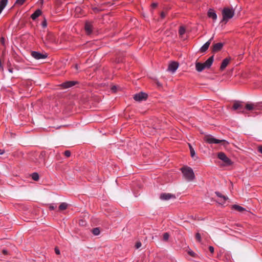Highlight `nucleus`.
Returning <instances> with one entry per match:
<instances>
[{
	"label": "nucleus",
	"instance_id": "1",
	"mask_svg": "<svg viewBox=\"0 0 262 262\" xmlns=\"http://www.w3.org/2000/svg\"><path fill=\"white\" fill-rule=\"evenodd\" d=\"M183 174L188 181H192L195 179V175L192 169L189 167H184L181 169Z\"/></svg>",
	"mask_w": 262,
	"mask_h": 262
},
{
	"label": "nucleus",
	"instance_id": "2",
	"mask_svg": "<svg viewBox=\"0 0 262 262\" xmlns=\"http://www.w3.org/2000/svg\"><path fill=\"white\" fill-rule=\"evenodd\" d=\"M234 15V10L233 8H224L222 10V21L227 22L232 18Z\"/></svg>",
	"mask_w": 262,
	"mask_h": 262
},
{
	"label": "nucleus",
	"instance_id": "3",
	"mask_svg": "<svg viewBox=\"0 0 262 262\" xmlns=\"http://www.w3.org/2000/svg\"><path fill=\"white\" fill-rule=\"evenodd\" d=\"M46 151H41L34 161L36 164L40 167L44 166L46 164Z\"/></svg>",
	"mask_w": 262,
	"mask_h": 262
},
{
	"label": "nucleus",
	"instance_id": "4",
	"mask_svg": "<svg viewBox=\"0 0 262 262\" xmlns=\"http://www.w3.org/2000/svg\"><path fill=\"white\" fill-rule=\"evenodd\" d=\"M217 157L219 159L224 162L226 166H230L232 164L231 160L226 156L225 153L220 152L218 153Z\"/></svg>",
	"mask_w": 262,
	"mask_h": 262
},
{
	"label": "nucleus",
	"instance_id": "5",
	"mask_svg": "<svg viewBox=\"0 0 262 262\" xmlns=\"http://www.w3.org/2000/svg\"><path fill=\"white\" fill-rule=\"evenodd\" d=\"M204 141L209 144H219L225 141L224 140H219L214 138L211 135H207L204 137Z\"/></svg>",
	"mask_w": 262,
	"mask_h": 262
},
{
	"label": "nucleus",
	"instance_id": "6",
	"mask_svg": "<svg viewBox=\"0 0 262 262\" xmlns=\"http://www.w3.org/2000/svg\"><path fill=\"white\" fill-rule=\"evenodd\" d=\"M31 55L34 58L37 60L45 59L48 57L47 54H42L37 51H32Z\"/></svg>",
	"mask_w": 262,
	"mask_h": 262
},
{
	"label": "nucleus",
	"instance_id": "7",
	"mask_svg": "<svg viewBox=\"0 0 262 262\" xmlns=\"http://www.w3.org/2000/svg\"><path fill=\"white\" fill-rule=\"evenodd\" d=\"M148 95L146 93L143 92H140L136 94L134 96V99L137 101H141L145 100L147 98Z\"/></svg>",
	"mask_w": 262,
	"mask_h": 262
},
{
	"label": "nucleus",
	"instance_id": "8",
	"mask_svg": "<svg viewBox=\"0 0 262 262\" xmlns=\"http://www.w3.org/2000/svg\"><path fill=\"white\" fill-rule=\"evenodd\" d=\"M160 198L162 200L166 201V200H169L171 199H175L176 196L174 194H172L171 193H163L161 194V195L160 196Z\"/></svg>",
	"mask_w": 262,
	"mask_h": 262
},
{
	"label": "nucleus",
	"instance_id": "9",
	"mask_svg": "<svg viewBox=\"0 0 262 262\" xmlns=\"http://www.w3.org/2000/svg\"><path fill=\"white\" fill-rule=\"evenodd\" d=\"M179 67V64L177 62H171L168 66V71L174 73L177 70Z\"/></svg>",
	"mask_w": 262,
	"mask_h": 262
},
{
	"label": "nucleus",
	"instance_id": "10",
	"mask_svg": "<svg viewBox=\"0 0 262 262\" xmlns=\"http://www.w3.org/2000/svg\"><path fill=\"white\" fill-rule=\"evenodd\" d=\"M77 83V82L75 81H68L62 83L61 84V86L64 89H68L74 86Z\"/></svg>",
	"mask_w": 262,
	"mask_h": 262
},
{
	"label": "nucleus",
	"instance_id": "11",
	"mask_svg": "<svg viewBox=\"0 0 262 262\" xmlns=\"http://www.w3.org/2000/svg\"><path fill=\"white\" fill-rule=\"evenodd\" d=\"M93 26L89 21L85 22L84 29L87 34L89 35L93 32Z\"/></svg>",
	"mask_w": 262,
	"mask_h": 262
},
{
	"label": "nucleus",
	"instance_id": "12",
	"mask_svg": "<svg viewBox=\"0 0 262 262\" xmlns=\"http://www.w3.org/2000/svg\"><path fill=\"white\" fill-rule=\"evenodd\" d=\"M223 45H224V44L222 42H218V43L214 44L213 45L212 52H219L222 49Z\"/></svg>",
	"mask_w": 262,
	"mask_h": 262
},
{
	"label": "nucleus",
	"instance_id": "13",
	"mask_svg": "<svg viewBox=\"0 0 262 262\" xmlns=\"http://www.w3.org/2000/svg\"><path fill=\"white\" fill-rule=\"evenodd\" d=\"M215 193L220 199L219 200L220 202L219 203L221 204L225 203L226 201L228 199V197L222 195V193L219 191L215 192Z\"/></svg>",
	"mask_w": 262,
	"mask_h": 262
},
{
	"label": "nucleus",
	"instance_id": "14",
	"mask_svg": "<svg viewBox=\"0 0 262 262\" xmlns=\"http://www.w3.org/2000/svg\"><path fill=\"white\" fill-rule=\"evenodd\" d=\"M213 39V37L212 38H211L208 41H207L201 48H200V52H205V51H206L210 43H211V40Z\"/></svg>",
	"mask_w": 262,
	"mask_h": 262
},
{
	"label": "nucleus",
	"instance_id": "15",
	"mask_svg": "<svg viewBox=\"0 0 262 262\" xmlns=\"http://www.w3.org/2000/svg\"><path fill=\"white\" fill-rule=\"evenodd\" d=\"M159 129H160L159 126L154 125L152 128H150L148 127L147 128L145 129V132H147L149 131V135H154L156 132V130Z\"/></svg>",
	"mask_w": 262,
	"mask_h": 262
},
{
	"label": "nucleus",
	"instance_id": "16",
	"mask_svg": "<svg viewBox=\"0 0 262 262\" xmlns=\"http://www.w3.org/2000/svg\"><path fill=\"white\" fill-rule=\"evenodd\" d=\"M208 16L215 20L217 19V15L214 10L210 9L208 11Z\"/></svg>",
	"mask_w": 262,
	"mask_h": 262
},
{
	"label": "nucleus",
	"instance_id": "17",
	"mask_svg": "<svg viewBox=\"0 0 262 262\" xmlns=\"http://www.w3.org/2000/svg\"><path fill=\"white\" fill-rule=\"evenodd\" d=\"M213 61V56L210 57L205 62H204V66L206 68H209Z\"/></svg>",
	"mask_w": 262,
	"mask_h": 262
},
{
	"label": "nucleus",
	"instance_id": "18",
	"mask_svg": "<svg viewBox=\"0 0 262 262\" xmlns=\"http://www.w3.org/2000/svg\"><path fill=\"white\" fill-rule=\"evenodd\" d=\"M230 59H228L227 58L224 59L220 67V70L223 71L228 66V64L229 63Z\"/></svg>",
	"mask_w": 262,
	"mask_h": 262
},
{
	"label": "nucleus",
	"instance_id": "19",
	"mask_svg": "<svg viewBox=\"0 0 262 262\" xmlns=\"http://www.w3.org/2000/svg\"><path fill=\"white\" fill-rule=\"evenodd\" d=\"M195 68L196 70L198 72H202L203 70L206 69L205 67L204 66V63H201V62H196L195 63Z\"/></svg>",
	"mask_w": 262,
	"mask_h": 262
},
{
	"label": "nucleus",
	"instance_id": "20",
	"mask_svg": "<svg viewBox=\"0 0 262 262\" xmlns=\"http://www.w3.org/2000/svg\"><path fill=\"white\" fill-rule=\"evenodd\" d=\"M41 14V11L40 9L36 10L31 16L33 20L36 19Z\"/></svg>",
	"mask_w": 262,
	"mask_h": 262
},
{
	"label": "nucleus",
	"instance_id": "21",
	"mask_svg": "<svg viewBox=\"0 0 262 262\" xmlns=\"http://www.w3.org/2000/svg\"><path fill=\"white\" fill-rule=\"evenodd\" d=\"M243 108V106L241 102L236 101L234 103L233 105V109L234 110H236L238 109H242Z\"/></svg>",
	"mask_w": 262,
	"mask_h": 262
},
{
	"label": "nucleus",
	"instance_id": "22",
	"mask_svg": "<svg viewBox=\"0 0 262 262\" xmlns=\"http://www.w3.org/2000/svg\"><path fill=\"white\" fill-rule=\"evenodd\" d=\"M8 0H1L0 1V14L6 6Z\"/></svg>",
	"mask_w": 262,
	"mask_h": 262
},
{
	"label": "nucleus",
	"instance_id": "23",
	"mask_svg": "<svg viewBox=\"0 0 262 262\" xmlns=\"http://www.w3.org/2000/svg\"><path fill=\"white\" fill-rule=\"evenodd\" d=\"M232 209L237 210L241 212H242L246 210L244 208H243V207H242L239 205H232Z\"/></svg>",
	"mask_w": 262,
	"mask_h": 262
},
{
	"label": "nucleus",
	"instance_id": "24",
	"mask_svg": "<svg viewBox=\"0 0 262 262\" xmlns=\"http://www.w3.org/2000/svg\"><path fill=\"white\" fill-rule=\"evenodd\" d=\"M188 145L190 149L191 157L195 160V157L197 159L198 157L195 156V150L190 144L189 143Z\"/></svg>",
	"mask_w": 262,
	"mask_h": 262
},
{
	"label": "nucleus",
	"instance_id": "25",
	"mask_svg": "<svg viewBox=\"0 0 262 262\" xmlns=\"http://www.w3.org/2000/svg\"><path fill=\"white\" fill-rule=\"evenodd\" d=\"M68 207V204L66 203H62L59 206L60 210H64Z\"/></svg>",
	"mask_w": 262,
	"mask_h": 262
},
{
	"label": "nucleus",
	"instance_id": "26",
	"mask_svg": "<svg viewBox=\"0 0 262 262\" xmlns=\"http://www.w3.org/2000/svg\"><path fill=\"white\" fill-rule=\"evenodd\" d=\"M254 106L253 104L247 103L245 106V108L249 111H251L254 109Z\"/></svg>",
	"mask_w": 262,
	"mask_h": 262
},
{
	"label": "nucleus",
	"instance_id": "27",
	"mask_svg": "<svg viewBox=\"0 0 262 262\" xmlns=\"http://www.w3.org/2000/svg\"><path fill=\"white\" fill-rule=\"evenodd\" d=\"M32 179L34 181H38L39 180V175L37 172H34L31 175Z\"/></svg>",
	"mask_w": 262,
	"mask_h": 262
},
{
	"label": "nucleus",
	"instance_id": "28",
	"mask_svg": "<svg viewBox=\"0 0 262 262\" xmlns=\"http://www.w3.org/2000/svg\"><path fill=\"white\" fill-rule=\"evenodd\" d=\"M100 230L98 228H95L92 229V233L95 235H98L100 234Z\"/></svg>",
	"mask_w": 262,
	"mask_h": 262
},
{
	"label": "nucleus",
	"instance_id": "29",
	"mask_svg": "<svg viewBox=\"0 0 262 262\" xmlns=\"http://www.w3.org/2000/svg\"><path fill=\"white\" fill-rule=\"evenodd\" d=\"M185 32V29L183 27H180L179 30V33L180 35H182Z\"/></svg>",
	"mask_w": 262,
	"mask_h": 262
},
{
	"label": "nucleus",
	"instance_id": "30",
	"mask_svg": "<svg viewBox=\"0 0 262 262\" xmlns=\"http://www.w3.org/2000/svg\"><path fill=\"white\" fill-rule=\"evenodd\" d=\"M169 237V235L167 232L164 233L163 235V239L164 241H167Z\"/></svg>",
	"mask_w": 262,
	"mask_h": 262
},
{
	"label": "nucleus",
	"instance_id": "31",
	"mask_svg": "<svg viewBox=\"0 0 262 262\" xmlns=\"http://www.w3.org/2000/svg\"><path fill=\"white\" fill-rule=\"evenodd\" d=\"M25 1L26 0H16L15 4L16 5L21 6L25 3Z\"/></svg>",
	"mask_w": 262,
	"mask_h": 262
},
{
	"label": "nucleus",
	"instance_id": "32",
	"mask_svg": "<svg viewBox=\"0 0 262 262\" xmlns=\"http://www.w3.org/2000/svg\"><path fill=\"white\" fill-rule=\"evenodd\" d=\"M195 238L199 242H201L202 241L201 234L199 233H196L195 234Z\"/></svg>",
	"mask_w": 262,
	"mask_h": 262
},
{
	"label": "nucleus",
	"instance_id": "33",
	"mask_svg": "<svg viewBox=\"0 0 262 262\" xmlns=\"http://www.w3.org/2000/svg\"><path fill=\"white\" fill-rule=\"evenodd\" d=\"M188 254L193 257H195L196 256V254L193 251L190 250L188 251Z\"/></svg>",
	"mask_w": 262,
	"mask_h": 262
},
{
	"label": "nucleus",
	"instance_id": "34",
	"mask_svg": "<svg viewBox=\"0 0 262 262\" xmlns=\"http://www.w3.org/2000/svg\"><path fill=\"white\" fill-rule=\"evenodd\" d=\"M64 155L67 157H69L71 156V151L70 150H66L64 152Z\"/></svg>",
	"mask_w": 262,
	"mask_h": 262
},
{
	"label": "nucleus",
	"instance_id": "35",
	"mask_svg": "<svg viewBox=\"0 0 262 262\" xmlns=\"http://www.w3.org/2000/svg\"><path fill=\"white\" fill-rule=\"evenodd\" d=\"M41 25L43 28H46L47 26V23L46 19H44V20L41 23Z\"/></svg>",
	"mask_w": 262,
	"mask_h": 262
},
{
	"label": "nucleus",
	"instance_id": "36",
	"mask_svg": "<svg viewBox=\"0 0 262 262\" xmlns=\"http://www.w3.org/2000/svg\"><path fill=\"white\" fill-rule=\"evenodd\" d=\"M56 208V206L54 204H50L49 206V209L51 210H53Z\"/></svg>",
	"mask_w": 262,
	"mask_h": 262
},
{
	"label": "nucleus",
	"instance_id": "37",
	"mask_svg": "<svg viewBox=\"0 0 262 262\" xmlns=\"http://www.w3.org/2000/svg\"><path fill=\"white\" fill-rule=\"evenodd\" d=\"M92 10L95 13H98L100 11V9L97 7H93Z\"/></svg>",
	"mask_w": 262,
	"mask_h": 262
},
{
	"label": "nucleus",
	"instance_id": "38",
	"mask_svg": "<svg viewBox=\"0 0 262 262\" xmlns=\"http://www.w3.org/2000/svg\"><path fill=\"white\" fill-rule=\"evenodd\" d=\"M141 245H142V244H141V242H138L136 243L135 246L137 249H138L140 247H141Z\"/></svg>",
	"mask_w": 262,
	"mask_h": 262
},
{
	"label": "nucleus",
	"instance_id": "39",
	"mask_svg": "<svg viewBox=\"0 0 262 262\" xmlns=\"http://www.w3.org/2000/svg\"><path fill=\"white\" fill-rule=\"evenodd\" d=\"M209 250L210 251V252L211 253H213L214 252V248L212 247V246H209Z\"/></svg>",
	"mask_w": 262,
	"mask_h": 262
},
{
	"label": "nucleus",
	"instance_id": "40",
	"mask_svg": "<svg viewBox=\"0 0 262 262\" xmlns=\"http://www.w3.org/2000/svg\"><path fill=\"white\" fill-rule=\"evenodd\" d=\"M258 151L262 154V146H259L258 147Z\"/></svg>",
	"mask_w": 262,
	"mask_h": 262
},
{
	"label": "nucleus",
	"instance_id": "41",
	"mask_svg": "<svg viewBox=\"0 0 262 262\" xmlns=\"http://www.w3.org/2000/svg\"><path fill=\"white\" fill-rule=\"evenodd\" d=\"M165 15H166V14H165V13L164 12H162L161 13V18H164L165 17Z\"/></svg>",
	"mask_w": 262,
	"mask_h": 262
},
{
	"label": "nucleus",
	"instance_id": "42",
	"mask_svg": "<svg viewBox=\"0 0 262 262\" xmlns=\"http://www.w3.org/2000/svg\"><path fill=\"white\" fill-rule=\"evenodd\" d=\"M55 251L56 254H60V251L58 249L55 248Z\"/></svg>",
	"mask_w": 262,
	"mask_h": 262
},
{
	"label": "nucleus",
	"instance_id": "43",
	"mask_svg": "<svg viewBox=\"0 0 262 262\" xmlns=\"http://www.w3.org/2000/svg\"><path fill=\"white\" fill-rule=\"evenodd\" d=\"M1 41L3 45L5 43V38L4 37H2L1 39Z\"/></svg>",
	"mask_w": 262,
	"mask_h": 262
},
{
	"label": "nucleus",
	"instance_id": "44",
	"mask_svg": "<svg viewBox=\"0 0 262 262\" xmlns=\"http://www.w3.org/2000/svg\"><path fill=\"white\" fill-rule=\"evenodd\" d=\"M151 6L153 7V8H156L157 6V3H152L151 4Z\"/></svg>",
	"mask_w": 262,
	"mask_h": 262
},
{
	"label": "nucleus",
	"instance_id": "45",
	"mask_svg": "<svg viewBox=\"0 0 262 262\" xmlns=\"http://www.w3.org/2000/svg\"><path fill=\"white\" fill-rule=\"evenodd\" d=\"M4 152V150L0 149V155H3Z\"/></svg>",
	"mask_w": 262,
	"mask_h": 262
},
{
	"label": "nucleus",
	"instance_id": "46",
	"mask_svg": "<svg viewBox=\"0 0 262 262\" xmlns=\"http://www.w3.org/2000/svg\"><path fill=\"white\" fill-rule=\"evenodd\" d=\"M3 253L4 254H7V251L5 249H4L3 250Z\"/></svg>",
	"mask_w": 262,
	"mask_h": 262
},
{
	"label": "nucleus",
	"instance_id": "47",
	"mask_svg": "<svg viewBox=\"0 0 262 262\" xmlns=\"http://www.w3.org/2000/svg\"><path fill=\"white\" fill-rule=\"evenodd\" d=\"M116 89V86H113L112 88V90L113 91H115Z\"/></svg>",
	"mask_w": 262,
	"mask_h": 262
},
{
	"label": "nucleus",
	"instance_id": "48",
	"mask_svg": "<svg viewBox=\"0 0 262 262\" xmlns=\"http://www.w3.org/2000/svg\"><path fill=\"white\" fill-rule=\"evenodd\" d=\"M75 68L76 69V70H78V64H75V66H74Z\"/></svg>",
	"mask_w": 262,
	"mask_h": 262
},
{
	"label": "nucleus",
	"instance_id": "49",
	"mask_svg": "<svg viewBox=\"0 0 262 262\" xmlns=\"http://www.w3.org/2000/svg\"><path fill=\"white\" fill-rule=\"evenodd\" d=\"M9 72L12 73L13 72V69H9Z\"/></svg>",
	"mask_w": 262,
	"mask_h": 262
}]
</instances>
